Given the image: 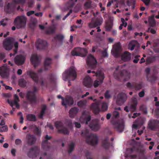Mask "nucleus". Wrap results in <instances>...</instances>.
<instances>
[{
	"instance_id": "nucleus-1",
	"label": "nucleus",
	"mask_w": 159,
	"mask_h": 159,
	"mask_svg": "<svg viewBox=\"0 0 159 159\" xmlns=\"http://www.w3.org/2000/svg\"><path fill=\"white\" fill-rule=\"evenodd\" d=\"M27 75H29L31 78L36 83L39 82L40 83L41 86L43 89L44 88H47L50 84H55L56 80L55 76L53 74H50L49 75L48 79L49 80V82H48L45 81L41 80L39 81V76L37 73L34 72L32 70H29L27 71Z\"/></svg>"
},
{
	"instance_id": "nucleus-2",
	"label": "nucleus",
	"mask_w": 159,
	"mask_h": 159,
	"mask_svg": "<svg viewBox=\"0 0 159 159\" xmlns=\"http://www.w3.org/2000/svg\"><path fill=\"white\" fill-rule=\"evenodd\" d=\"M81 135L86 139V142L91 145H97L98 142V136L94 134H89V130L85 129L82 130Z\"/></svg>"
},
{
	"instance_id": "nucleus-3",
	"label": "nucleus",
	"mask_w": 159,
	"mask_h": 159,
	"mask_svg": "<svg viewBox=\"0 0 159 159\" xmlns=\"http://www.w3.org/2000/svg\"><path fill=\"white\" fill-rule=\"evenodd\" d=\"M120 66H117L116 68L113 75L115 78L120 81H125L128 80L130 79V74L127 70H121L118 73L117 71L119 69Z\"/></svg>"
},
{
	"instance_id": "nucleus-4",
	"label": "nucleus",
	"mask_w": 159,
	"mask_h": 159,
	"mask_svg": "<svg viewBox=\"0 0 159 159\" xmlns=\"http://www.w3.org/2000/svg\"><path fill=\"white\" fill-rule=\"evenodd\" d=\"M77 77V74L75 68L71 67L69 69L66 70L62 74L63 79L64 80H69V82L70 80H74Z\"/></svg>"
},
{
	"instance_id": "nucleus-5",
	"label": "nucleus",
	"mask_w": 159,
	"mask_h": 159,
	"mask_svg": "<svg viewBox=\"0 0 159 159\" xmlns=\"http://www.w3.org/2000/svg\"><path fill=\"white\" fill-rule=\"evenodd\" d=\"M39 89L34 86L33 87V91H28L26 94L27 100L31 104H35L37 102L36 93L39 90Z\"/></svg>"
},
{
	"instance_id": "nucleus-6",
	"label": "nucleus",
	"mask_w": 159,
	"mask_h": 159,
	"mask_svg": "<svg viewBox=\"0 0 159 159\" xmlns=\"http://www.w3.org/2000/svg\"><path fill=\"white\" fill-rule=\"evenodd\" d=\"M27 17L24 15H21L16 17L14 19V23L18 29L25 27L26 25Z\"/></svg>"
},
{
	"instance_id": "nucleus-7",
	"label": "nucleus",
	"mask_w": 159,
	"mask_h": 159,
	"mask_svg": "<svg viewBox=\"0 0 159 159\" xmlns=\"http://www.w3.org/2000/svg\"><path fill=\"white\" fill-rule=\"evenodd\" d=\"M88 53L87 50L85 48L80 47L75 48L71 51V54L73 56L85 57Z\"/></svg>"
},
{
	"instance_id": "nucleus-8",
	"label": "nucleus",
	"mask_w": 159,
	"mask_h": 159,
	"mask_svg": "<svg viewBox=\"0 0 159 159\" xmlns=\"http://www.w3.org/2000/svg\"><path fill=\"white\" fill-rule=\"evenodd\" d=\"M95 76L97 77V79L99 81L97 80L94 81L93 86L95 88H97L100 84L102 83L105 77L103 73L100 70H97L95 73Z\"/></svg>"
},
{
	"instance_id": "nucleus-9",
	"label": "nucleus",
	"mask_w": 159,
	"mask_h": 159,
	"mask_svg": "<svg viewBox=\"0 0 159 159\" xmlns=\"http://www.w3.org/2000/svg\"><path fill=\"white\" fill-rule=\"evenodd\" d=\"M86 62L88 65L91 69H93L96 68L97 61L92 55H89L87 57Z\"/></svg>"
},
{
	"instance_id": "nucleus-10",
	"label": "nucleus",
	"mask_w": 159,
	"mask_h": 159,
	"mask_svg": "<svg viewBox=\"0 0 159 159\" xmlns=\"http://www.w3.org/2000/svg\"><path fill=\"white\" fill-rule=\"evenodd\" d=\"M55 126L59 133L64 134H69V132L68 129L63 126V124L62 122L58 121L56 122Z\"/></svg>"
},
{
	"instance_id": "nucleus-11",
	"label": "nucleus",
	"mask_w": 159,
	"mask_h": 159,
	"mask_svg": "<svg viewBox=\"0 0 159 159\" xmlns=\"http://www.w3.org/2000/svg\"><path fill=\"white\" fill-rule=\"evenodd\" d=\"M36 47L38 49L45 50L47 48L48 43L45 40L38 39L36 42Z\"/></svg>"
},
{
	"instance_id": "nucleus-12",
	"label": "nucleus",
	"mask_w": 159,
	"mask_h": 159,
	"mask_svg": "<svg viewBox=\"0 0 159 159\" xmlns=\"http://www.w3.org/2000/svg\"><path fill=\"white\" fill-rule=\"evenodd\" d=\"M127 99V96L126 94L122 92L119 93L117 97L116 104L119 106L122 105L126 101Z\"/></svg>"
},
{
	"instance_id": "nucleus-13",
	"label": "nucleus",
	"mask_w": 159,
	"mask_h": 159,
	"mask_svg": "<svg viewBox=\"0 0 159 159\" xmlns=\"http://www.w3.org/2000/svg\"><path fill=\"white\" fill-rule=\"evenodd\" d=\"M91 119V117L89 115V112L84 110L82 112V116L80 118V120L87 125L88 124V122L90 121Z\"/></svg>"
},
{
	"instance_id": "nucleus-14",
	"label": "nucleus",
	"mask_w": 159,
	"mask_h": 159,
	"mask_svg": "<svg viewBox=\"0 0 159 159\" xmlns=\"http://www.w3.org/2000/svg\"><path fill=\"white\" fill-rule=\"evenodd\" d=\"M89 127L93 131H96L98 130L100 127L99 120L94 119L92 120L89 124Z\"/></svg>"
},
{
	"instance_id": "nucleus-15",
	"label": "nucleus",
	"mask_w": 159,
	"mask_h": 159,
	"mask_svg": "<svg viewBox=\"0 0 159 159\" xmlns=\"http://www.w3.org/2000/svg\"><path fill=\"white\" fill-rule=\"evenodd\" d=\"M103 19L101 17L97 18L95 20H92L91 22L89 24V26L91 28L100 26L103 22Z\"/></svg>"
},
{
	"instance_id": "nucleus-16",
	"label": "nucleus",
	"mask_w": 159,
	"mask_h": 159,
	"mask_svg": "<svg viewBox=\"0 0 159 159\" xmlns=\"http://www.w3.org/2000/svg\"><path fill=\"white\" fill-rule=\"evenodd\" d=\"M52 138L51 136L46 135L44 137V140H43L42 143V148L46 151L48 150L50 148V143H48V140H50Z\"/></svg>"
},
{
	"instance_id": "nucleus-17",
	"label": "nucleus",
	"mask_w": 159,
	"mask_h": 159,
	"mask_svg": "<svg viewBox=\"0 0 159 159\" xmlns=\"http://www.w3.org/2000/svg\"><path fill=\"white\" fill-rule=\"evenodd\" d=\"M143 84L142 82H140L138 83L134 82L132 83L128 82L126 85L128 88H134L136 90H139L142 88Z\"/></svg>"
},
{
	"instance_id": "nucleus-18",
	"label": "nucleus",
	"mask_w": 159,
	"mask_h": 159,
	"mask_svg": "<svg viewBox=\"0 0 159 159\" xmlns=\"http://www.w3.org/2000/svg\"><path fill=\"white\" fill-rule=\"evenodd\" d=\"M39 148L37 147H34L31 148L27 153L28 156L30 158L36 157L39 154Z\"/></svg>"
},
{
	"instance_id": "nucleus-19",
	"label": "nucleus",
	"mask_w": 159,
	"mask_h": 159,
	"mask_svg": "<svg viewBox=\"0 0 159 159\" xmlns=\"http://www.w3.org/2000/svg\"><path fill=\"white\" fill-rule=\"evenodd\" d=\"M74 102L73 98L70 96H66L62 101V105L66 107V106H71L72 105Z\"/></svg>"
},
{
	"instance_id": "nucleus-20",
	"label": "nucleus",
	"mask_w": 159,
	"mask_h": 159,
	"mask_svg": "<svg viewBox=\"0 0 159 159\" xmlns=\"http://www.w3.org/2000/svg\"><path fill=\"white\" fill-rule=\"evenodd\" d=\"M3 46L7 50H11L13 47L12 42L11 39L9 38H6L3 42Z\"/></svg>"
},
{
	"instance_id": "nucleus-21",
	"label": "nucleus",
	"mask_w": 159,
	"mask_h": 159,
	"mask_svg": "<svg viewBox=\"0 0 159 159\" xmlns=\"http://www.w3.org/2000/svg\"><path fill=\"white\" fill-rule=\"evenodd\" d=\"M25 60V56L21 55H18L15 57L14 61L16 64L21 65L24 63Z\"/></svg>"
},
{
	"instance_id": "nucleus-22",
	"label": "nucleus",
	"mask_w": 159,
	"mask_h": 159,
	"mask_svg": "<svg viewBox=\"0 0 159 159\" xmlns=\"http://www.w3.org/2000/svg\"><path fill=\"white\" fill-rule=\"evenodd\" d=\"M114 125V128L119 132H122L124 128V124L123 122L116 121L113 123Z\"/></svg>"
},
{
	"instance_id": "nucleus-23",
	"label": "nucleus",
	"mask_w": 159,
	"mask_h": 159,
	"mask_svg": "<svg viewBox=\"0 0 159 159\" xmlns=\"http://www.w3.org/2000/svg\"><path fill=\"white\" fill-rule=\"evenodd\" d=\"M121 47L120 42L115 44L113 47V53L115 57H118L121 50Z\"/></svg>"
},
{
	"instance_id": "nucleus-24",
	"label": "nucleus",
	"mask_w": 159,
	"mask_h": 159,
	"mask_svg": "<svg viewBox=\"0 0 159 159\" xmlns=\"http://www.w3.org/2000/svg\"><path fill=\"white\" fill-rule=\"evenodd\" d=\"M159 124L158 120H150L148 124V128L152 130H154L157 127Z\"/></svg>"
},
{
	"instance_id": "nucleus-25",
	"label": "nucleus",
	"mask_w": 159,
	"mask_h": 159,
	"mask_svg": "<svg viewBox=\"0 0 159 159\" xmlns=\"http://www.w3.org/2000/svg\"><path fill=\"white\" fill-rule=\"evenodd\" d=\"M30 61L35 68L37 67L39 63V61L38 55L36 54H34L32 55L30 58Z\"/></svg>"
},
{
	"instance_id": "nucleus-26",
	"label": "nucleus",
	"mask_w": 159,
	"mask_h": 159,
	"mask_svg": "<svg viewBox=\"0 0 159 159\" xmlns=\"http://www.w3.org/2000/svg\"><path fill=\"white\" fill-rule=\"evenodd\" d=\"M15 9L14 5L11 3L8 4L4 7V11L7 13H10L14 12Z\"/></svg>"
},
{
	"instance_id": "nucleus-27",
	"label": "nucleus",
	"mask_w": 159,
	"mask_h": 159,
	"mask_svg": "<svg viewBox=\"0 0 159 159\" xmlns=\"http://www.w3.org/2000/svg\"><path fill=\"white\" fill-rule=\"evenodd\" d=\"M26 139L27 143L30 145L33 144L36 140L35 137L34 135L30 134L27 135Z\"/></svg>"
},
{
	"instance_id": "nucleus-28",
	"label": "nucleus",
	"mask_w": 159,
	"mask_h": 159,
	"mask_svg": "<svg viewBox=\"0 0 159 159\" xmlns=\"http://www.w3.org/2000/svg\"><path fill=\"white\" fill-rule=\"evenodd\" d=\"M109 138L108 137H106L102 141V147L106 149H108L110 146V143L108 142Z\"/></svg>"
},
{
	"instance_id": "nucleus-29",
	"label": "nucleus",
	"mask_w": 159,
	"mask_h": 159,
	"mask_svg": "<svg viewBox=\"0 0 159 159\" xmlns=\"http://www.w3.org/2000/svg\"><path fill=\"white\" fill-rule=\"evenodd\" d=\"M137 99L134 98L132 99V104L131 105L130 109L132 112L136 111V106L137 105Z\"/></svg>"
},
{
	"instance_id": "nucleus-30",
	"label": "nucleus",
	"mask_w": 159,
	"mask_h": 159,
	"mask_svg": "<svg viewBox=\"0 0 159 159\" xmlns=\"http://www.w3.org/2000/svg\"><path fill=\"white\" fill-rule=\"evenodd\" d=\"M130 59V54L127 52H124L121 56L122 60L125 61H129Z\"/></svg>"
},
{
	"instance_id": "nucleus-31",
	"label": "nucleus",
	"mask_w": 159,
	"mask_h": 159,
	"mask_svg": "<svg viewBox=\"0 0 159 159\" xmlns=\"http://www.w3.org/2000/svg\"><path fill=\"white\" fill-rule=\"evenodd\" d=\"M0 75L3 77H7L8 76V70L7 68L4 66H2L0 67Z\"/></svg>"
},
{
	"instance_id": "nucleus-32",
	"label": "nucleus",
	"mask_w": 159,
	"mask_h": 159,
	"mask_svg": "<svg viewBox=\"0 0 159 159\" xmlns=\"http://www.w3.org/2000/svg\"><path fill=\"white\" fill-rule=\"evenodd\" d=\"M79 109L76 107H74L71 108L69 111V116L70 117H74L78 113Z\"/></svg>"
},
{
	"instance_id": "nucleus-33",
	"label": "nucleus",
	"mask_w": 159,
	"mask_h": 159,
	"mask_svg": "<svg viewBox=\"0 0 159 159\" xmlns=\"http://www.w3.org/2000/svg\"><path fill=\"white\" fill-rule=\"evenodd\" d=\"M52 63V60L49 58H47L44 61V66L45 70H47L51 67Z\"/></svg>"
},
{
	"instance_id": "nucleus-34",
	"label": "nucleus",
	"mask_w": 159,
	"mask_h": 159,
	"mask_svg": "<svg viewBox=\"0 0 159 159\" xmlns=\"http://www.w3.org/2000/svg\"><path fill=\"white\" fill-rule=\"evenodd\" d=\"M29 83V81H27L24 79H21L19 80V84L20 86L22 88L25 87Z\"/></svg>"
},
{
	"instance_id": "nucleus-35",
	"label": "nucleus",
	"mask_w": 159,
	"mask_h": 159,
	"mask_svg": "<svg viewBox=\"0 0 159 159\" xmlns=\"http://www.w3.org/2000/svg\"><path fill=\"white\" fill-rule=\"evenodd\" d=\"M84 85L87 87L90 88L92 86V84L91 80L88 78H85L84 82Z\"/></svg>"
},
{
	"instance_id": "nucleus-36",
	"label": "nucleus",
	"mask_w": 159,
	"mask_h": 159,
	"mask_svg": "<svg viewBox=\"0 0 159 159\" xmlns=\"http://www.w3.org/2000/svg\"><path fill=\"white\" fill-rule=\"evenodd\" d=\"M92 107L95 114H97L99 112L100 108L98 104L96 103L93 104Z\"/></svg>"
},
{
	"instance_id": "nucleus-37",
	"label": "nucleus",
	"mask_w": 159,
	"mask_h": 159,
	"mask_svg": "<svg viewBox=\"0 0 159 159\" xmlns=\"http://www.w3.org/2000/svg\"><path fill=\"white\" fill-rule=\"evenodd\" d=\"M26 118L29 121H36V116L34 114H28L26 116Z\"/></svg>"
},
{
	"instance_id": "nucleus-38",
	"label": "nucleus",
	"mask_w": 159,
	"mask_h": 159,
	"mask_svg": "<svg viewBox=\"0 0 159 159\" xmlns=\"http://www.w3.org/2000/svg\"><path fill=\"white\" fill-rule=\"evenodd\" d=\"M56 28L54 25H52L46 31V33L47 34H52L55 32Z\"/></svg>"
},
{
	"instance_id": "nucleus-39",
	"label": "nucleus",
	"mask_w": 159,
	"mask_h": 159,
	"mask_svg": "<svg viewBox=\"0 0 159 159\" xmlns=\"http://www.w3.org/2000/svg\"><path fill=\"white\" fill-rule=\"evenodd\" d=\"M148 22L150 27H153L155 26L156 25V22L153 16L149 17Z\"/></svg>"
},
{
	"instance_id": "nucleus-40",
	"label": "nucleus",
	"mask_w": 159,
	"mask_h": 159,
	"mask_svg": "<svg viewBox=\"0 0 159 159\" xmlns=\"http://www.w3.org/2000/svg\"><path fill=\"white\" fill-rule=\"evenodd\" d=\"M92 2L91 0H87L84 3V6L85 8L86 9L90 8L92 7Z\"/></svg>"
},
{
	"instance_id": "nucleus-41",
	"label": "nucleus",
	"mask_w": 159,
	"mask_h": 159,
	"mask_svg": "<svg viewBox=\"0 0 159 159\" xmlns=\"http://www.w3.org/2000/svg\"><path fill=\"white\" fill-rule=\"evenodd\" d=\"M54 38L56 40L62 43L64 36L62 34H57L55 36Z\"/></svg>"
},
{
	"instance_id": "nucleus-42",
	"label": "nucleus",
	"mask_w": 159,
	"mask_h": 159,
	"mask_svg": "<svg viewBox=\"0 0 159 159\" xmlns=\"http://www.w3.org/2000/svg\"><path fill=\"white\" fill-rule=\"evenodd\" d=\"M136 1L135 0H128L127 4L129 6H132L133 9H134L135 7V5Z\"/></svg>"
},
{
	"instance_id": "nucleus-43",
	"label": "nucleus",
	"mask_w": 159,
	"mask_h": 159,
	"mask_svg": "<svg viewBox=\"0 0 159 159\" xmlns=\"http://www.w3.org/2000/svg\"><path fill=\"white\" fill-rule=\"evenodd\" d=\"M37 21L36 20H31L29 24V26L32 29H34L36 26Z\"/></svg>"
},
{
	"instance_id": "nucleus-44",
	"label": "nucleus",
	"mask_w": 159,
	"mask_h": 159,
	"mask_svg": "<svg viewBox=\"0 0 159 159\" xmlns=\"http://www.w3.org/2000/svg\"><path fill=\"white\" fill-rule=\"evenodd\" d=\"M87 102L86 100H80L77 103V105L80 107H83L86 106Z\"/></svg>"
},
{
	"instance_id": "nucleus-45",
	"label": "nucleus",
	"mask_w": 159,
	"mask_h": 159,
	"mask_svg": "<svg viewBox=\"0 0 159 159\" xmlns=\"http://www.w3.org/2000/svg\"><path fill=\"white\" fill-rule=\"evenodd\" d=\"M75 146V143L73 142H71L69 145L68 150V152L69 153H71L73 150Z\"/></svg>"
},
{
	"instance_id": "nucleus-46",
	"label": "nucleus",
	"mask_w": 159,
	"mask_h": 159,
	"mask_svg": "<svg viewBox=\"0 0 159 159\" xmlns=\"http://www.w3.org/2000/svg\"><path fill=\"white\" fill-rule=\"evenodd\" d=\"M34 134L36 135L39 136H40L41 135V131L39 128L36 126L34 128Z\"/></svg>"
},
{
	"instance_id": "nucleus-47",
	"label": "nucleus",
	"mask_w": 159,
	"mask_h": 159,
	"mask_svg": "<svg viewBox=\"0 0 159 159\" xmlns=\"http://www.w3.org/2000/svg\"><path fill=\"white\" fill-rule=\"evenodd\" d=\"M108 108V105L106 102H103L102 105V111H106Z\"/></svg>"
},
{
	"instance_id": "nucleus-48",
	"label": "nucleus",
	"mask_w": 159,
	"mask_h": 159,
	"mask_svg": "<svg viewBox=\"0 0 159 159\" xmlns=\"http://www.w3.org/2000/svg\"><path fill=\"white\" fill-rule=\"evenodd\" d=\"M8 130L7 126L6 125H5L2 127L0 126V132H6Z\"/></svg>"
},
{
	"instance_id": "nucleus-49",
	"label": "nucleus",
	"mask_w": 159,
	"mask_h": 159,
	"mask_svg": "<svg viewBox=\"0 0 159 159\" xmlns=\"http://www.w3.org/2000/svg\"><path fill=\"white\" fill-rule=\"evenodd\" d=\"M73 0H70L68 2L69 5L68 7L69 8H71L73 7L75 4V2H73Z\"/></svg>"
},
{
	"instance_id": "nucleus-50",
	"label": "nucleus",
	"mask_w": 159,
	"mask_h": 159,
	"mask_svg": "<svg viewBox=\"0 0 159 159\" xmlns=\"http://www.w3.org/2000/svg\"><path fill=\"white\" fill-rule=\"evenodd\" d=\"M140 109L145 114L147 113V110L145 107L143 105L141 106L140 107Z\"/></svg>"
},
{
	"instance_id": "nucleus-51",
	"label": "nucleus",
	"mask_w": 159,
	"mask_h": 159,
	"mask_svg": "<svg viewBox=\"0 0 159 159\" xmlns=\"http://www.w3.org/2000/svg\"><path fill=\"white\" fill-rule=\"evenodd\" d=\"M101 54L102 55V57H107L108 56L107 51L106 49L101 52Z\"/></svg>"
},
{
	"instance_id": "nucleus-52",
	"label": "nucleus",
	"mask_w": 159,
	"mask_h": 159,
	"mask_svg": "<svg viewBox=\"0 0 159 159\" xmlns=\"http://www.w3.org/2000/svg\"><path fill=\"white\" fill-rule=\"evenodd\" d=\"M18 44L17 42H15L14 44V46L15 49L14 50V52L15 54H16L17 52V51L18 49Z\"/></svg>"
},
{
	"instance_id": "nucleus-53",
	"label": "nucleus",
	"mask_w": 159,
	"mask_h": 159,
	"mask_svg": "<svg viewBox=\"0 0 159 159\" xmlns=\"http://www.w3.org/2000/svg\"><path fill=\"white\" fill-rule=\"evenodd\" d=\"M112 25L111 24L107 23L105 27L107 31H109L111 29Z\"/></svg>"
},
{
	"instance_id": "nucleus-54",
	"label": "nucleus",
	"mask_w": 159,
	"mask_h": 159,
	"mask_svg": "<svg viewBox=\"0 0 159 159\" xmlns=\"http://www.w3.org/2000/svg\"><path fill=\"white\" fill-rule=\"evenodd\" d=\"M34 3V0H29L28 2V7H32Z\"/></svg>"
},
{
	"instance_id": "nucleus-55",
	"label": "nucleus",
	"mask_w": 159,
	"mask_h": 159,
	"mask_svg": "<svg viewBox=\"0 0 159 159\" xmlns=\"http://www.w3.org/2000/svg\"><path fill=\"white\" fill-rule=\"evenodd\" d=\"M147 32H150L151 33L153 34H155L156 33V31L155 30L152 28H151L150 27H149L147 31Z\"/></svg>"
},
{
	"instance_id": "nucleus-56",
	"label": "nucleus",
	"mask_w": 159,
	"mask_h": 159,
	"mask_svg": "<svg viewBox=\"0 0 159 159\" xmlns=\"http://www.w3.org/2000/svg\"><path fill=\"white\" fill-rule=\"evenodd\" d=\"M66 123L68 126L70 127L72 126V123L71 120H66Z\"/></svg>"
},
{
	"instance_id": "nucleus-57",
	"label": "nucleus",
	"mask_w": 159,
	"mask_h": 159,
	"mask_svg": "<svg viewBox=\"0 0 159 159\" xmlns=\"http://www.w3.org/2000/svg\"><path fill=\"white\" fill-rule=\"evenodd\" d=\"M140 57V56L139 55H136L134 57L135 59H134L133 62L135 63H137L139 61V59L138 58L139 57Z\"/></svg>"
},
{
	"instance_id": "nucleus-58",
	"label": "nucleus",
	"mask_w": 159,
	"mask_h": 159,
	"mask_svg": "<svg viewBox=\"0 0 159 159\" xmlns=\"http://www.w3.org/2000/svg\"><path fill=\"white\" fill-rule=\"evenodd\" d=\"M105 97L107 99H109L110 98V96L109 94V91L107 90L104 94Z\"/></svg>"
},
{
	"instance_id": "nucleus-59",
	"label": "nucleus",
	"mask_w": 159,
	"mask_h": 159,
	"mask_svg": "<svg viewBox=\"0 0 159 159\" xmlns=\"http://www.w3.org/2000/svg\"><path fill=\"white\" fill-rule=\"evenodd\" d=\"M121 22H122V24H121L120 26L119 27V29L120 30H121L122 29V26H123L125 22V20L124 19L121 18Z\"/></svg>"
},
{
	"instance_id": "nucleus-60",
	"label": "nucleus",
	"mask_w": 159,
	"mask_h": 159,
	"mask_svg": "<svg viewBox=\"0 0 159 159\" xmlns=\"http://www.w3.org/2000/svg\"><path fill=\"white\" fill-rule=\"evenodd\" d=\"M34 13V11H28L26 13V15L28 16H30Z\"/></svg>"
},
{
	"instance_id": "nucleus-61",
	"label": "nucleus",
	"mask_w": 159,
	"mask_h": 159,
	"mask_svg": "<svg viewBox=\"0 0 159 159\" xmlns=\"http://www.w3.org/2000/svg\"><path fill=\"white\" fill-rule=\"evenodd\" d=\"M113 114L114 117L117 118L119 116V114L118 112L115 111L113 112Z\"/></svg>"
},
{
	"instance_id": "nucleus-62",
	"label": "nucleus",
	"mask_w": 159,
	"mask_h": 159,
	"mask_svg": "<svg viewBox=\"0 0 159 159\" xmlns=\"http://www.w3.org/2000/svg\"><path fill=\"white\" fill-rule=\"evenodd\" d=\"M21 143V141L20 139H16L15 141L16 144L18 145L20 144Z\"/></svg>"
},
{
	"instance_id": "nucleus-63",
	"label": "nucleus",
	"mask_w": 159,
	"mask_h": 159,
	"mask_svg": "<svg viewBox=\"0 0 159 159\" xmlns=\"http://www.w3.org/2000/svg\"><path fill=\"white\" fill-rule=\"evenodd\" d=\"M146 6H148L150 3V0H142Z\"/></svg>"
},
{
	"instance_id": "nucleus-64",
	"label": "nucleus",
	"mask_w": 159,
	"mask_h": 159,
	"mask_svg": "<svg viewBox=\"0 0 159 159\" xmlns=\"http://www.w3.org/2000/svg\"><path fill=\"white\" fill-rule=\"evenodd\" d=\"M144 92L143 90L139 93V97L142 98L144 96Z\"/></svg>"
}]
</instances>
